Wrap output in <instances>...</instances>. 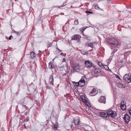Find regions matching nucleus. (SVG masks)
Returning a JSON list of instances; mask_svg holds the SVG:
<instances>
[{"label":"nucleus","instance_id":"f257e3e1","mask_svg":"<svg viewBox=\"0 0 131 131\" xmlns=\"http://www.w3.org/2000/svg\"><path fill=\"white\" fill-rule=\"evenodd\" d=\"M108 117H111L112 118L116 117L117 115V114L116 112L113 111L111 109H108L106 111Z\"/></svg>","mask_w":131,"mask_h":131},{"label":"nucleus","instance_id":"f03ea898","mask_svg":"<svg viewBox=\"0 0 131 131\" xmlns=\"http://www.w3.org/2000/svg\"><path fill=\"white\" fill-rule=\"evenodd\" d=\"M109 42L111 43V45L113 46L116 47L119 44V43L114 38H111L110 39Z\"/></svg>","mask_w":131,"mask_h":131},{"label":"nucleus","instance_id":"7ed1b4c3","mask_svg":"<svg viewBox=\"0 0 131 131\" xmlns=\"http://www.w3.org/2000/svg\"><path fill=\"white\" fill-rule=\"evenodd\" d=\"M97 45V42H93L90 43L88 42L85 43V46L90 47L92 48H95Z\"/></svg>","mask_w":131,"mask_h":131},{"label":"nucleus","instance_id":"20e7f679","mask_svg":"<svg viewBox=\"0 0 131 131\" xmlns=\"http://www.w3.org/2000/svg\"><path fill=\"white\" fill-rule=\"evenodd\" d=\"M123 79L126 82L128 83L131 82V75L126 74L123 77Z\"/></svg>","mask_w":131,"mask_h":131},{"label":"nucleus","instance_id":"39448f33","mask_svg":"<svg viewBox=\"0 0 131 131\" xmlns=\"http://www.w3.org/2000/svg\"><path fill=\"white\" fill-rule=\"evenodd\" d=\"M130 117L127 114H126L123 117L124 121L126 124H128L130 121Z\"/></svg>","mask_w":131,"mask_h":131},{"label":"nucleus","instance_id":"423d86ee","mask_svg":"<svg viewBox=\"0 0 131 131\" xmlns=\"http://www.w3.org/2000/svg\"><path fill=\"white\" fill-rule=\"evenodd\" d=\"M85 64L86 68H90L92 67H94V66H93L92 62L89 60L85 61Z\"/></svg>","mask_w":131,"mask_h":131},{"label":"nucleus","instance_id":"0eeeda50","mask_svg":"<svg viewBox=\"0 0 131 131\" xmlns=\"http://www.w3.org/2000/svg\"><path fill=\"white\" fill-rule=\"evenodd\" d=\"M73 68L76 71L80 69V66L79 64H73Z\"/></svg>","mask_w":131,"mask_h":131},{"label":"nucleus","instance_id":"6e6552de","mask_svg":"<svg viewBox=\"0 0 131 131\" xmlns=\"http://www.w3.org/2000/svg\"><path fill=\"white\" fill-rule=\"evenodd\" d=\"M85 78H86L84 76L79 81V82L81 85L80 86H83L84 85L85 82Z\"/></svg>","mask_w":131,"mask_h":131},{"label":"nucleus","instance_id":"1a4fd4ad","mask_svg":"<svg viewBox=\"0 0 131 131\" xmlns=\"http://www.w3.org/2000/svg\"><path fill=\"white\" fill-rule=\"evenodd\" d=\"M101 72V70L97 69H95L94 72V75L96 77H97Z\"/></svg>","mask_w":131,"mask_h":131},{"label":"nucleus","instance_id":"9d476101","mask_svg":"<svg viewBox=\"0 0 131 131\" xmlns=\"http://www.w3.org/2000/svg\"><path fill=\"white\" fill-rule=\"evenodd\" d=\"M126 103L124 101L121 102L120 105V107L121 109L123 110H125L126 108V106L125 105Z\"/></svg>","mask_w":131,"mask_h":131},{"label":"nucleus","instance_id":"9b49d317","mask_svg":"<svg viewBox=\"0 0 131 131\" xmlns=\"http://www.w3.org/2000/svg\"><path fill=\"white\" fill-rule=\"evenodd\" d=\"M99 102L100 103H106V98L104 96H102L99 100Z\"/></svg>","mask_w":131,"mask_h":131},{"label":"nucleus","instance_id":"f8f14e48","mask_svg":"<svg viewBox=\"0 0 131 131\" xmlns=\"http://www.w3.org/2000/svg\"><path fill=\"white\" fill-rule=\"evenodd\" d=\"M100 116L102 117H108V115L106 112H101L100 113Z\"/></svg>","mask_w":131,"mask_h":131},{"label":"nucleus","instance_id":"ddd939ff","mask_svg":"<svg viewBox=\"0 0 131 131\" xmlns=\"http://www.w3.org/2000/svg\"><path fill=\"white\" fill-rule=\"evenodd\" d=\"M117 85L120 88H124L125 87L124 84H123L122 83H117Z\"/></svg>","mask_w":131,"mask_h":131},{"label":"nucleus","instance_id":"4468645a","mask_svg":"<svg viewBox=\"0 0 131 131\" xmlns=\"http://www.w3.org/2000/svg\"><path fill=\"white\" fill-rule=\"evenodd\" d=\"M49 81L51 84L53 85V78L52 76L51 75L49 78Z\"/></svg>","mask_w":131,"mask_h":131},{"label":"nucleus","instance_id":"2eb2a0df","mask_svg":"<svg viewBox=\"0 0 131 131\" xmlns=\"http://www.w3.org/2000/svg\"><path fill=\"white\" fill-rule=\"evenodd\" d=\"M80 38V36L79 35H75L72 37V39H78Z\"/></svg>","mask_w":131,"mask_h":131},{"label":"nucleus","instance_id":"dca6fc26","mask_svg":"<svg viewBox=\"0 0 131 131\" xmlns=\"http://www.w3.org/2000/svg\"><path fill=\"white\" fill-rule=\"evenodd\" d=\"M49 67L51 69H53L54 68V65L51 62L49 63Z\"/></svg>","mask_w":131,"mask_h":131},{"label":"nucleus","instance_id":"f3484780","mask_svg":"<svg viewBox=\"0 0 131 131\" xmlns=\"http://www.w3.org/2000/svg\"><path fill=\"white\" fill-rule=\"evenodd\" d=\"M80 122V119L79 118H78L76 120H74V122L75 125H77L79 124Z\"/></svg>","mask_w":131,"mask_h":131},{"label":"nucleus","instance_id":"a211bd4d","mask_svg":"<svg viewBox=\"0 0 131 131\" xmlns=\"http://www.w3.org/2000/svg\"><path fill=\"white\" fill-rule=\"evenodd\" d=\"M30 55L31 58L33 59L36 57V54L34 52H32L30 53Z\"/></svg>","mask_w":131,"mask_h":131},{"label":"nucleus","instance_id":"6ab92c4d","mask_svg":"<svg viewBox=\"0 0 131 131\" xmlns=\"http://www.w3.org/2000/svg\"><path fill=\"white\" fill-rule=\"evenodd\" d=\"M130 54L129 52H125L124 54V57L125 58L127 57Z\"/></svg>","mask_w":131,"mask_h":131},{"label":"nucleus","instance_id":"aec40b11","mask_svg":"<svg viewBox=\"0 0 131 131\" xmlns=\"http://www.w3.org/2000/svg\"><path fill=\"white\" fill-rule=\"evenodd\" d=\"M95 9H97V10H103L102 9H100V8L99 7V6L97 5H96L95 6Z\"/></svg>","mask_w":131,"mask_h":131},{"label":"nucleus","instance_id":"412c9836","mask_svg":"<svg viewBox=\"0 0 131 131\" xmlns=\"http://www.w3.org/2000/svg\"><path fill=\"white\" fill-rule=\"evenodd\" d=\"M96 89L95 88H93L92 90L90 92L91 94H93L95 92Z\"/></svg>","mask_w":131,"mask_h":131},{"label":"nucleus","instance_id":"4be33fe9","mask_svg":"<svg viewBox=\"0 0 131 131\" xmlns=\"http://www.w3.org/2000/svg\"><path fill=\"white\" fill-rule=\"evenodd\" d=\"M82 100V101L84 102L85 103H86L87 102V100H86L85 99V97H83L82 98H81Z\"/></svg>","mask_w":131,"mask_h":131},{"label":"nucleus","instance_id":"5701e85b","mask_svg":"<svg viewBox=\"0 0 131 131\" xmlns=\"http://www.w3.org/2000/svg\"><path fill=\"white\" fill-rule=\"evenodd\" d=\"M14 32L17 34V35H19L20 34V32H18L15 31H14Z\"/></svg>","mask_w":131,"mask_h":131},{"label":"nucleus","instance_id":"b1692460","mask_svg":"<svg viewBox=\"0 0 131 131\" xmlns=\"http://www.w3.org/2000/svg\"><path fill=\"white\" fill-rule=\"evenodd\" d=\"M74 24L75 25H77L78 24V20H76L74 22Z\"/></svg>","mask_w":131,"mask_h":131},{"label":"nucleus","instance_id":"393cba45","mask_svg":"<svg viewBox=\"0 0 131 131\" xmlns=\"http://www.w3.org/2000/svg\"><path fill=\"white\" fill-rule=\"evenodd\" d=\"M75 83V82H74ZM75 83V85L77 86H78V85H80H80H81L80 84V83L79 82H76Z\"/></svg>","mask_w":131,"mask_h":131},{"label":"nucleus","instance_id":"a878e982","mask_svg":"<svg viewBox=\"0 0 131 131\" xmlns=\"http://www.w3.org/2000/svg\"><path fill=\"white\" fill-rule=\"evenodd\" d=\"M66 5V4H64V3H63V5L61 6H59L58 7V8H60V7H63V6H65Z\"/></svg>","mask_w":131,"mask_h":131},{"label":"nucleus","instance_id":"bb28decb","mask_svg":"<svg viewBox=\"0 0 131 131\" xmlns=\"http://www.w3.org/2000/svg\"><path fill=\"white\" fill-rule=\"evenodd\" d=\"M98 64L100 66H101V67L102 65V64L100 62H98Z\"/></svg>","mask_w":131,"mask_h":131},{"label":"nucleus","instance_id":"cd10ccee","mask_svg":"<svg viewBox=\"0 0 131 131\" xmlns=\"http://www.w3.org/2000/svg\"><path fill=\"white\" fill-rule=\"evenodd\" d=\"M86 13L88 14H89L90 13H92V12L87 11H86Z\"/></svg>","mask_w":131,"mask_h":131},{"label":"nucleus","instance_id":"c85d7f7f","mask_svg":"<svg viewBox=\"0 0 131 131\" xmlns=\"http://www.w3.org/2000/svg\"><path fill=\"white\" fill-rule=\"evenodd\" d=\"M52 44L51 43L48 44L47 46L48 47H50L52 46Z\"/></svg>","mask_w":131,"mask_h":131},{"label":"nucleus","instance_id":"c756f323","mask_svg":"<svg viewBox=\"0 0 131 131\" xmlns=\"http://www.w3.org/2000/svg\"><path fill=\"white\" fill-rule=\"evenodd\" d=\"M29 118L28 117H27L25 120V121L27 122L29 120Z\"/></svg>","mask_w":131,"mask_h":131},{"label":"nucleus","instance_id":"7c9ffc66","mask_svg":"<svg viewBox=\"0 0 131 131\" xmlns=\"http://www.w3.org/2000/svg\"><path fill=\"white\" fill-rule=\"evenodd\" d=\"M13 38V36H9V40H11Z\"/></svg>","mask_w":131,"mask_h":131},{"label":"nucleus","instance_id":"2f4dec72","mask_svg":"<svg viewBox=\"0 0 131 131\" xmlns=\"http://www.w3.org/2000/svg\"><path fill=\"white\" fill-rule=\"evenodd\" d=\"M85 28H84V27H83L82 30V32H83L84 30H85Z\"/></svg>","mask_w":131,"mask_h":131},{"label":"nucleus","instance_id":"473e14b6","mask_svg":"<svg viewBox=\"0 0 131 131\" xmlns=\"http://www.w3.org/2000/svg\"><path fill=\"white\" fill-rule=\"evenodd\" d=\"M66 61V59L65 58H64L63 59L62 61V62H65Z\"/></svg>","mask_w":131,"mask_h":131},{"label":"nucleus","instance_id":"72a5a7b5","mask_svg":"<svg viewBox=\"0 0 131 131\" xmlns=\"http://www.w3.org/2000/svg\"><path fill=\"white\" fill-rule=\"evenodd\" d=\"M129 113L131 115V108L130 110H129Z\"/></svg>","mask_w":131,"mask_h":131},{"label":"nucleus","instance_id":"f704fd0d","mask_svg":"<svg viewBox=\"0 0 131 131\" xmlns=\"http://www.w3.org/2000/svg\"><path fill=\"white\" fill-rule=\"evenodd\" d=\"M54 130H56L57 129V128L56 127H54L53 128Z\"/></svg>","mask_w":131,"mask_h":131},{"label":"nucleus","instance_id":"c9c22d12","mask_svg":"<svg viewBox=\"0 0 131 131\" xmlns=\"http://www.w3.org/2000/svg\"><path fill=\"white\" fill-rule=\"evenodd\" d=\"M24 127H25V128H26V125H25V124H24Z\"/></svg>","mask_w":131,"mask_h":131},{"label":"nucleus","instance_id":"e433bc0d","mask_svg":"<svg viewBox=\"0 0 131 131\" xmlns=\"http://www.w3.org/2000/svg\"><path fill=\"white\" fill-rule=\"evenodd\" d=\"M118 78L119 79H120V78L119 77V76H118Z\"/></svg>","mask_w":131,"mask_h":131},{"label":"nucleus","instance_id":"4c0bfd02","mask_svg":"<svg viewBox=\"0 0 131 131\" xmlns=\"http://www.w3.org/2000/svg\"><path fill=\"white\" fill-rule=\"evenodd\" d=\"M116 51V50H114V51L115 52Z\"/></svg>","mask_w":131,"mask_h":131},{"label":"nucleus","instance_id":"58836bf2","mask_svg":"<svg viewBox=\"0 0 131 131\" xmlns=\"http://www.w3.org/2000/svg\"><path fill=\"white\" fill-rule=\"evenodd\" d=\"M58 50H60V52H61V50H60L59 49H58Z\"/></svg>","mask_w":131,"mask_h":131},{"label":"nucleus","instance_id":"ea45409f","mask_svg":"<svg viewBox=\"0 0 131 131\" xmlns=\"http://www.w3.org/2000/svg\"><path fill=\"white\" fill-rule=\"evenodd\" d=\"M39 52H41V51H40V50H39Z\"/></svg>","mask_w":131,"mask_h":131},{"label":"nucleus","instance_id":"a19ab883","mask_svg":"<svg viewBox=\"0 0 131 131\" xmlns=\"http://www.w3.org/2000/svg\"><path fill=\"white\" fill-rule=\"evenodd\" d=\"M105 66L106 67H107L108 68V67L107 66H106L105 65Z\"/></svg>","mask_w":131,"mask_h":131},{"label":"nucleus","instance_id":"79ce46f5","mask_svg":"<svg viewBox=\"0 0 131 131\" xmlns=\"http://www.w3.org/2000/svg\"><path fill=\"white\" fill-rule=\"evenodd\" d=\"M21 121V119H20V122Z\"/></svg>","mask_w":131,"mask_h":131},{"label":"nucleus","instance_id":"37998d69","mask_svg":"<svg viewBox=\"0 0 131 131\" xmlns=\"http://www.w3.org/2000/svg\"><path fill=\"white\" fill-rule=\"evenodd\" d=\"M62 15H64V13H62Z\"/></svg>","mask_w":131,"mask_h":131},{"label":"nucleus","instance_id":"c03bdc74","mask_svg":"<svg viewBox=\"0 0 131 131\" xmlns=\"http://www.w3.org/2000/svg\"><path fill=\"white\" fill-rule=\"evenodd\" d=\"M56 58V57H55V58H54V59Z\"/></svg>","mask_w":131,"mask_h":131}]
</instances>
